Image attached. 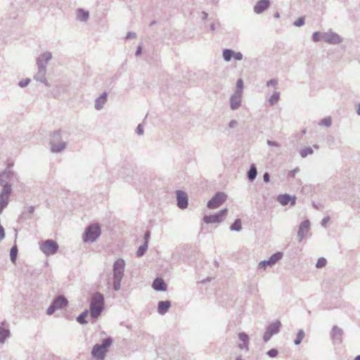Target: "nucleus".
Wrapping results in <instances>:
<instances>
[{
  "label": "nucleus",
  "instance_id": "f257e3e1",
  "mask_svg": "<svg viewBox=\"0 0 360 360\" xmlns=\"http://www.w3.org/2000/svg\"><path fill=\"white\" fill-rule=\"evenodd\" d=\"M49 146L51 152L53 153H60L67 148L68 143L63 139L61 130L54 131L51 134Z\"/></svg>",
  "mask_w": 360,
  "mask_h": 360
},
{
  "label": "nucleus",
  "instance_id": "f03ea898",
  "mask_svg": "<svg viewBox=\"0 0 360 360\" xmlns=\"http://www.w3.org/2000/svg\"><path fill=\"white\" fill-rule=\"evenodd\" d=\"M104 309V296L100 292L93 295L90 303V316L92 319H96Z\"/></svg>",
  "mask_w": 360,
  "mask_h": 360
},
{
  "label": "nucleus",
  "instance_id": "7ed1b4c3",
  "mask_svg": "<svg viewBox=\"0 0 360 360\" xmlns=\"http://www.w3.org/2000/svg\"><path fill=\"white\" fill-rule=\"evenodd\" d=\"M112 338L108 337L102 340L101 344H96L91 350V356L96 360H104L108 348L112 344Z\"/></svg>",
  "mask_w": 360,
  "mask_h": 360
},
{
  "label": "nucleus",
  "instance_id": "20e7f679",
  "mask_svg": "<svg viewBox=\"0 0 360 360\" xmlns=\"http://www.w3.org/2000/svg\"><path fill=\"white\" fill-rule=\"evenodd\" d=\"M125 262L124 259H119L113 264V289L118 291L120 289L121 281L124 276Z\"/></svg>",
  "mask_w": 360,
  "mask_h": 360
},
{
  "label": "nucleus",
  "instance_id": "39448f33",
  "mask_svg": "<svg viewBox=\"0 0 360 360\" xmlns=\"http://www.w3.org/2000/svg\"><path fill=\"white\" fill-rule=\"evenodd\" d=\"M101 233V227L98 224H93L88 226L83 233V240L85 243H94Z\"/></svg>",
  "mask_w": 360,
  "mask_h": 360
},
{
  "label": "nucleus",
  "instance_id": "423d86ee",
  "mask_svg": "<svg viewBox=\"0 0 360 360\" xmlns=\"http://www.w3.org/2000/svg\"><path fill=\"white\" fill-rule=\"evenodd\" d=\"M59 246L58 243L51 239H48L39 244L40 250L46 255H52L56 254L58 250Z\"/></svg>",
  "mask_w": 360,
  "mask_h": 360
},
{
  "label": "nucleus",
  "instance_id": "0eeeda50",
  "mask_svg": "<svg viewBox=\"0 0 360 360\" xmlns=\"http://www.w3.org/2000/svg\"><path fill=\"white\" fill-rule=\"evenodd\" d=\"M227 195L223 192H217L207 202V207L209 209H216L220 207L226 200Z\"/></svg>",
  "mask_w": 360,
  "mask_h": 360
},
{
  "label": "nucleus",
  "instance_id": "6e6552de",
  "mask_svg": "<svg viewBox=\"0 0 360 360\" xmlns=\"http://www.w3.org/2000/svg\"><path fill=\"white\" fill-rule=\"evenodd\" d=\"M228 213L227 209L221 210L219 212L211 214V215H205L203 217V221L206 224H214V223H220L221 222Z\"/></svg>",
  "mask_w": 360,
  "mask_h": 360
},
{
  "label": "nucleus",
  "instance_id": "1a4fd4ad",
  "mask_svg": "<svg viewBox=\"0 0 360 360\" xmlns=\"http://www.w3.org/2000/svg\"><path fill=\"white\" fill-rule=\"evenodd\" d=\"M13 166V164H9L7 168L0 173V185H4V184H8L9 182H13L17 180L16 174L10 169V167Z\"/></svg>",
  "mask_w": 360,
  "mask_h": 360
},
{
  "label": "nucleus",
  "instance_id": "9d476101",
  "mask_svg": "<svg viewBox=\"0 0 360 360\" xmlns=\"http://www.w3.org/2000/svg\"><path fill=\"white\" fill-rule=\"evenodd\" d=\"M281 326V323L279 321H276V322L269 324L263 335L264 341L267 342L272 335L277 334L280 331Z\"/></svg>",
  "mask_w": 360,
  "mask_h": 360
},
{
  "label": "nucleus",
  "instance_id": "9b49d317",
  "mask_svg": "<svg viewBox=\"0 0 360 360\" xmlns=\"http://www.w3.org/2000/svg\"><path fill=\"white\" fill-rule=\"evenodd\" d=\"M52 53L50 51H44L36 58L37 68L46 69L49 62L52 59Z\"/></svg>",
  "mask_w": 360,
  "mask_h": 360
},
{
  "label": "nucleus",
  "instance_id": "f8f14e48",
  "mask_svg": "<svg viewBox=\"0 0 360 360\" xmlns=\"http://www.w3.org/2000/svg\"><path fill=\"white\" fill-rule=\"evenodd\" d=\"M283 257V253L281 252L273 254L267 260H263L258 264L259 269H265L267 266H272L276 264V262L280 260Z\"/></svg>",
  "mask_w": 360,
  "mask_h": 360
},
{
  "label": "nucleus",
  "instance_id": "ddd939ff",
  "mask_svg": "<svg viewBox=\"0 0 360 360\" xmlns=\"http://www.w3.org/2000/svg\"><path fill=\"white\" fill-rule=\"evenodd\" d=\"M321 37L326 42L331 44H338L342 41V38L333 32H323L321 34Z\"/></svg>",
  "mask_w": 360,
  "mask_h": 360
},
{
  "label": "nucleus",
  "instance_id": "4468645a",
  "mask_svg": "<svg viewBox=\"0 0 360 360\" xmlns=\"http://www.w3.org/2000/svg\"><path fill=\"white\" fill-rule=\"evenodd\" d=\"M177 206L181 210H184L188 207V200L187 193L183 191H176Z\"/></svg>",
  "mask_w": 360,
  "mask_h": 360
},
{
  "label": "nucleus",
  "instance_id": "2eb2a0df",
  "mask_svg": "<svg viewBox=\"0 0 360 360\" xmlns=\"http://www.w3.org/2000/svg\"><path fill=\"white\" fill-rule=\"evenodd\" d=\"M310 222L309 220L307 219L301 222L299 230L297 232V236L299 237V241L301 242L303 238L306 236L309 231Z\"/></svg>",
  "mask_w": 360,
  "mask_h": 360
},
{
  "label": "nucleus",
  "instance_id": "dca6fc26",
  "mask_svg": "<svg viewBox=\"0 0 360 360\" xmlns=\"http://www.w3.org/2000/svg\"><path fill=\"white\" fill-rule=\"evenodd\" d=\"M242 104V94L233 93L230 97V108L232 110L238 109Z\"/></svg>",
  "mask_w": 360,
  "mask_h": 360
},
{
  "label": "nucleus",
  "instance_id": "f3484780",
  "mask_svg": "<svg viewBox=\"0 0 360 360\" xmlns=\"http://www.w3.org/2000/svg\"><path fill=\"white\" fill-rule=\"evenodd\" d=\"M46 70L42 68H37V73L34 75V79L41 83H43L46 86L49 87L50 84L46 77Z\"/></svg>",
  "mask_w": 360,
  "mask_h": 360
},
{
  "label": "nucleus",
  "instance_id": "a211bd4d",
  "mask_svg": "<svg viewBox=\"0 0 360 360\" xmlns=\"http://www.w3.org/2000/svg\"><path fill=\"white\" fill-rule=\"evenodd\" d=\"M343 330L338 326H334L331 331V338L334 343L340 344L342 341Z\"/></svg>",
  "mask_w": 360,
  "mask_h": 360
},
{
  "label": "nucleus",
  "instance_id": "6ab92c4d",
  "mask_svg": "<svg viewBox=\"0 0 360 360\" xmlns=\"http://www.w3.org/2000/svg\"><path fill=\"white\" fill-rule=\"evenodd\" d=\"M277 200L282 205H287L288 203H290L291 205H294L296 202V198L285 193L279 195L277 198Z\"/></svg>",
  "mask_w": 360,
  "mask_h": 360
},
{
  "label": "nucleus",
  "instance_id": "aec40b11",
  "mask_svg": "<svg viewBox=\"0 0 360 360\" xmlns=\"http://www.w3.org/2000/svg\"><path fill=\"white\" fill-rule=\"evenodd\" d=\"M270 6L269 0H259L254 6V11L260 14Z\"/></svg>",
  "mask_w": 360,
  "mask_h": 360
},
{
  "label": "nucleus",
  "instance_id": "412c9836",
  "mask_svg": "<svg viewBox=\"0 0 360 360\" xmlns=\"http://www.w3.org/2000/svg\"><path fill=\"white\" fill-rule=\"evenodd\" d=\"M152 287L156 291H165L167 288V284L161 278H156L153 282Z\"/></svg>",
  "mask_w": 360,
  "mask_h": 360
},
{
  "label": "nucleus",
  "instance_id": "4be33fe9",
  "mask_svg": "<svg viewBox=\"0 0 360 360\" xmlns=\"http://www.w3.org/2000/svg\"><path fill=\"white\" fill-rule=\"evenodd\" d=\"M107 97H108L107 93L103 92L99 97H98L96 99L94 107L97 110H100L103 109L104 105L107 102Z\"/></svg>",
  "mask_w": 360,
  "mask_h": 360
},
{
  "label": "nucleus",
  "instance_id": "5701e85b",
  "mask_svg": "<svg viewBox=\"0 0 360 360\" xmlns=\"http://www.w3.org/2000/svg\"><path fill=\"white\" fill-rule=\"evenodd\" d=\"M170 307L171 302L169 301H160L158 304V312L161 315H164L167 312Z\"/></svg>",
  "mask_w": 360,
  "mask_h": 360
},
{
  "label": "nucleus",
  "instance_id": "b1692460",
  "mask_svg": "<svg viewBox=\"0 0 360 360\" xmlns=\"http://www.w3.org/2000/svg\"><path fill=\"white\" fill-rule=\"evenodd\" d=\"M52 303L56 306V307L58 309H63V307L67 306L68 300L64 296L60 295L58 296Z\"/></svg>",
  "mask_w": 360,
  "mask_h": 360
},
{
  "label": "nucleus",
  "instance_id": "393cba45",
  "mask_svg": "<svg viewBox=\"0 0 360 360\" xmlns=\"http://www.w3.org/2000/svg\"><path fill=\"white\" fill-rule=\"evenodd\" d=\"M77 12V19L79 21L86 22L89 19V13L88 11L79 8Z\"/></svg>",
  "mask_w": 360,
  "mask_h": 360
},
{
  "label": "nucleus",
  "instance_id": "a878e982",
  "mask_svg": "<svg viewBox=\"0 0 360 360\" xmlns=\"http://www.w3.org/2000/svg\"><path fill=\"white\" fill-rule=\"evenodd\" d=\"M257 175V170L255 165L252 164L250 165V167L247 173V176L248 179L251 181H254Z\"/></svg>",
  "mask_w": 360,
  "mask_h": 360
},
{
  "label": "nucleus",
  "instance_id": "bb28decb",
  "mask_svg": "<svg viewBox=\"0 0 360 360\" xmlns=\"http://www.w3.org/2000/svg\"><path fill=\"white\" fill-rule=\"evenodd\" d=\"M11 333L8 329L0 326V342L4 343L6 340L10 337Z\"/></svg>",
  "mask_w": 360,
  "mask_h": 360
},
{
  "label": "nucleus",
  "instance_id": "cd10ccee",
  "mask_svg": "<svg viewBox=\"0 0 360 360\" xmlns=\"http://www.w3.org/2000/svg\"><path fill=\"white\" fill-rule=\"evenodd\" d=\"M238 338L240 341H242L243 342V346H242L241 345H239V347L242 349L243 347L248 349V342L249 341V337L248 335L244 333V332H242V333H240L238 334Z\"/></svg>",
  "mask_w": 360,
  "mask_h": 360
},
{
  "label": "nucleus",
  "instance_id": "c85d7f7f",
  "mask_svg": "<svg viewBox=\"0 0 360 360\" xmlns=\"http://www.w3.org/2000/svg\"><path fill=\"white\" fill-rule=\"evenodd\" d=\"M231 231H240L242 230V222L240 219H236L230 226Z\"/></svg>",
  "mask_w": 360,
  "mask_h": 360
},
{
  "label": "nucleus",
  "instance_id": "c756f323",
  "mask_svg": "<svg viewBox=\"0 0 360 360\" xmlns=\"http://www.w3.org/2000/svg\"><path fill=\"white\" fill-rule=\"evenodd\" d=\"M89 315V311L85 310L82 314H80L77 317V321L80 324H85L87 323V321L86 320L87 316Z\"/></svg>",
  "mask_w": 360,
  "mask_h": 360
},
{
  "label": "nucleus",
  "instance_id": "7c9ffc66",
  "mask_svg": "<svg viewBox=\"0 0 360 360\" xmlns=\"http://www.w3.org/2000/svg\"><path fill=\"white\" fill-rule=\"evenodd\" d=\"M8 204V197L0 195V214L3 212V210L6 207Z\"/></svg>",
  "mask_w": 360,
  "mask_h": 360
},
{
  "label": "nucleus",
  "instance_id": "2f4dec72",
  "mask_svg": "<svg viewBox=\"0 0 360 360\" xmlns=\"http://www.w3.org/2000/svg\"><path fill=\"white\" fill-rule=\"evenodd\" d=\"M280 98V93L279 92H274L271 97L269 99V103L270 105H274L278 103Z\"/></svg>",
  "mask_w": 360,
  "mask_h": 360
},
{
  "label": "nucleus",
  "instance_id": "473e14b6",
  "mask_svg": "<svg viewBox=\"0 0 360 360\" xmlns=\"http://www.w3.org/2000/svg\"><path fill=\"white\" fill-rule=\"evenodd\" d=\"M18 248L16 245H13L10 251L11 260L13 264H15L17 255H18Z\"/></svg>",
  "mask_w": 360,
  "mask_h": 360
},
{
  "label": "nucleus",
  "instance_id": "72a5a7b5",
  "mask_svg": "<svg viewBox=\"0 0 360 360\" xmlns=\"http://www.w3.org/2000/svg\"><path fill=\"white\" fill-rule=\"evenodd\" d=\"M1 186H3V190H2L1 195H4V196L9 197V195L12 191L11 184H4V185H1Z\"/></svg>",
  "mask_w": 360,
  "mask_h": 360
},
{
  "label": "nucleus",
  "instance_id": "f704fd0d",
  "mask_svg": "<svg viewBox=\"0 0 360 360\" xmlns=\"http://www.w3.org/2000/svg\"><path fill=\"white\" fill-rule=\"evenodd\" d=\"M234 51L231 49H224L223 51V57L224 59L229 62L231 60V58L233 56Z\"/></svg>",
  "mask_w": 360,
  "mask_h": 360
},
{
  "label": "nucleus",
  "instance_id": "c9c22d12",
  "mask_svg": "<svg viewBox=\"0 0 360 360\" xmlns=\"http://www.w3.org/2000/svg\"><path fill=\"white\" fill-rule=\"evenodd\" d=\"M305 333L303 330H300L297 333V336L295 340H294V343L296 345H299L302 340L304 339Z\"/></svg>",
  "mask_w": 360,
  "mask_h": 360
},
{
  "label": "nucleus",
  "instance_id": "e433bc0d",
  "mask_svg": "<svg viewBox=\"0 0 360 360\" xmlns=\"http://www.w3.org/2000/svg\"><path fill=\"white\" fill-rule=\"evenodd\" d=\"M314 153L312 148L306 147L300 151V155L302 158H306L308 155H311Z\"/></svg>",
  "mask_w": 360,
  "mask_h": 360
},
{
  "label": "nucleus",
  "instance_id": "4c0bfd02",
  "mask_svg": "<svg viewBox=\"0 0 360 360\" xmlns=\"http://www.w3.org/2000/svg\"><path fill=\"white\" fill-rule=\"evenodd\" d=\"M148 245L146 244H144V243L142 245H141L139 248V249L136 253V257H142L146 253V250H148Z\"/></svg>",
  "mask_w": 360,
  "mask_h": 360
},
{
  "label": "nucleus",
  "instance_id": "58836bf2",
  "mask_svg": "<svg viewBox=\"0 0 360 360\" xmlns=\"http://www.w3.org/2000/svg\"><path fill=\"white\" fill-rule=\"evenodd\" d=\"M243 81L242 79H238L236 82V89L234 93L243 95Z\"/></svg>",
  "mask_w": 360,
  "mask_h": 360
},
{
  "label": "nucleus",
  "instance_id": "ea45409f",
  "mask_svg": "<svg viewBox=\"0 0 360 360\" xmlns=\"http://www.w3.org/2000/svg\"><path fill=\"white\" fill-rule=\"evenodd\" d=\"M331 124H332V121H331V118L330 117H325V118L322 119L319 122V125L326 126L327 127H330Z\"/></svg>",
  "mask_w": 360,
  "mask_h": 360
},
{
  "label": "nucleus",
  "instance_id": "a19ab883",
  "mask_svg": "<svg viewBox=\"0 0 360 360\" xmlns=\"http://www.w3.org/2000/svg\"><path fill=\"white\" fill-rule=\"evenodd\" d=\"M326 263H327V261L324 257H320L318 259V260L316 262V267L318 269L324 267L326 265Z\"/></svg>",
  "mask_w": 360,
  "mask_h": 360
},
{
  "label": "nucleus",
  "instance_id": "79ce46f5",
  "mask_svg": "<svg viewBox=\"0 0 360 360\" xmlns=\"http://www.w3.org/2000/svg\"><path fill=\"white\" fill-rule=\"evenodd\" d=\"M294 25L296 27H301L304 24V17H300L294 22Z\"/></svg>",
  "mask_w": 360,
  "mask_h": 360
},
{
  "label": "nucleus",
  "instance_id": "37998d69",
  "mask_svg": "<svg viewBox=\"0 0 360 360\" xmlns=\"http://www.w3.org/2000/svg\"><path fill=\"white\" fill-rule=\"evenodd\" d=\"M56 309H58L56 307V306L51 303V304L48 307L46 310V314L48 315H51L56 311Z\"/></svg>",
  "mask_w": 360,
  "mask_h": 360
},
{
  "label": "nucleus",
  "instance_id": "c03bdc74",
  "mask_svg": "<svg viewBox=\"0 0 360 360\" xmlns=\"http://www.w3.org/2000/svg\"><path fill=\"white\" fill-rule=\"evenodd\" d=\"M30 81H31L30 79L26 78L25 79L20 81L18 83V85L21 88L25 87L30 84Z\"/></svg>",
  "mask_w": 360,
  "mask_h": 360
},
{
  "label": "nucleus",
  "instance_id": "a18cd8bd",
  "mask_svg": "<svg viewBox=\"0 0 360 360\" xmlns=\"http://www.w3.org/2000/svg\"><path fill=\"white\" fill-rule=\"evenodd\" d=\"M278 350L276 349H271L267 352V354L269 357H276L278 355Z\"/></svg>",
  "mask_w": 360,
  "mask_h": 360
},
{
  "label": "nucleus",
  "instance_id": "49530a36",
  "mask_svg": "<svg viewBox=\"0 0 360 360\" xmlns=\"http://www.w3.org/2000/svg\"><path fill=\"white\" fill-rule=\"evenodd\" d=\"M150 237V231H146L145 232L144 237H143L144 244L148 245V241H149Z\"/></svg>",
  "mask_w": 360,
  "mask_h": 360
},
{
  "label": "nucleus",
  "instance_id": "de8ad7c7",
  "mask_svg": "<svg viewBox=\"0 0 360 360\" xmlns=\"http://www.w3.org/2000/svg\"><path fill=\"white\" fill-rule=\"evenodd\" d=\"M321 34L319 32H315L313 33L312 39L314 41L317 42L320 40Z\"/></svg>",
  "mask_w": 360,
  "mask_h": 360
},
{
  "label": "nucleus",
  "instance_id": "09e8293b",
  "mask_svg": "<svg viewBox=\"0 0 360 360\" xmlns=\"http://www.w3.org/2000/svg\"><path fill=\"white\" fill-rule=\"evenodd\" d=\"M136 132L138 135H142L143 134V127L141 124L137 126Z\"/></svg>",
  "mask_w": 360,
  "mask_h": 360
},
{
  "label": "nucleus",
  "instance_id": "8fccbe9b",
  "mask_svg": "<svg viewBox=\"0 0 360 360\" xmlns=\"http://www.w3.org/2000/svg\"><path fill=\"white\" fill-rule=\"evenodd\" d=\"M266 143L269 146L280 147V144L278 142H276V141H271V140H267L266 141Z\"/></svg>",
  "mask_w": 360,
  "mask_h": 360
},
{
  "label": "nucleus",
  "instance_id": "3c124183",
  "mask_svg": "<svg viewBox=\"0 0 360 360\" xmlns=\"http://www.w3.org/2000/svg\"><path fill=\"white\" fill-rule=\"evenodd\" d=\"M233 57L236 60H241L243 59V54L240 52H234Z\"/></svg>",
  "mask_w": 360,
  "mask_h": 360
},
{
  "label": "nucleus",
  "instance_id": "603ef678",
  "mask_svg": "<svg viewBox=\"0 0 360 360\" xmlns=\"http://www.w3.org/2000/svg\"><path fill=\"white\" fill-rule=\"evenodd\" d=\"M277 84H278V80H277V79H270V80H269V81L266 82V85H267L268 86H274L277 85Z\"/></svg>",
  "mask_w": 360,
  "mask_h": 360
},
{
  "label": "nucleus",
  "instance_id": "864d4df0",
  "mask_svg": "<svg viewBox=\"0 0 360 360\" xmlns=\"http://www.w3.org/2000/svg\"><path fill=\"white\" fill-rule=\"evenodd\" d=\"M300 171L298 167H296L295 169L290 170L288 172V176L291 177H295V174Z\"/></svg>",
  "mask_w": 360,
  "mask_h": 360
},
{
  "label": "nucleus",
  "instance_id": "5fc2aeb1",
  "mask_svg": "<svg viewBox=\"0 0 360 360\" xmlns=\"http://www.w3.org/2000/svg\"><path fill=\"white\" fill-rule=\"evenodd\" d=\"M237 125H238V122L236 120H233L230 121V122L229 123V128H234Z\"/></svg>",
  "mask_w": 360,
  "mask_h": 360
},
{
  "label": "nucleus",
  "instance_id": "6e6d98bb",
  "mask_svg": "<svg viewBox=\"0 0 360 360\" xmlns=\"http://www.w3.org/2000/svg\"><path fill=\"white\" fill-rule=\"evenodd\" d=\"M263 179H264V181L266 182V183H268L270 181V175L268 172H265L263 175Z\"/></svg>",
  "mask_w": 360,
  "mask_h": 360
},
{
  "label": "nucleus",
  "instance_id": "4d7b16f0",
  "mask_svg": "<svg viewBox=\"0 0 360 360\" xmlns=\"http://www.w3.org/2000/svg\"><path fill=\"white\" fill-rule=\"evenodd\" d=\"M136 37V34L135 32H129L127 33L126 36V39H134Z\"/></svg>",
  "mask_w": 360,
  "mask_h": 360
},
{
  "label": "nucleus",
  "instance_id": "13d9d810",
  "mask_svg": "<svg viewBox=\"0 0 360 360\" xmlns=\"http://www.w3.org/2000/svg\"><path fill=\"white\" fill-rule=\"evenodd\" d=\"M329 220H330V217H324L322 219V221H321V226H326L327 223L329 221Z\"/></svg>",
  "mask_w": 360,
  "mask_h": 360
},
{
  "label": "nucleus",
  "instance_id": "bf43d9fd",
  "mask_svg": "<svg viewBox=\"0 0 360 360\" xmlns=\"http://www.w3.org/2000/svg\"><path fill=\"white\" fill-rule=\"evenodd\" d=\"M141 51H142V47H141V46H139L137 47V49H136V53H135V55H136V56H138L141 55Z\"/></svg>",
  "mask_w": 360,
  "mask_h": 360
},
{
  "label": "nucleus",
  "instance_id": "052dcab7",
  "mask_svg": "<svg viewBox=\"0 0 360 360\" xmlns=\"http://www.w3.org/2000/svg\"><path fill=\"white\" fill-rule=\"evenodd\" d=\"M34 206L32 205V206H30L28 207L29 213L32 214L34 212Z\"/></svg>",
  "mask_w": 360,
  "mask_h": 360
},
{
  "label": "nucleus",
  "instance_id": "680f3d73",
  "mask_svg": "<svg viewBox=\"0 0 360 360\" xmlns=\"http://www.w3.org/2000/svg\"><path fill=\"white\" fill-rule=\"evenodd\" d=\"M202 19L203 20H205V19H206L207 18L208 14L206 12L203 11L202 13Z\"/></svg>",
  "mask_w": 360,
  "mask_h": 360
},
{
  "label": "nucleus",
  "instance_id": "e2e57ef3",
  "mask_svg": "<svg viewBox=\"0 0 360 360\" xmlns=\"http://www.w3.org/2000/svg\"><path fill=\"white\" fill-rule=\"evenodd\" d=\"M215 29H216V28H215V25H214V23L211 24V25H210V30H211L212 31H214V30H215Z\"/></svg>",
  "mask_w": 360,
  "mask_h": 360
},
{
  "label": "nucleus",
  "instance_id": "0e129e2a",
  "mask_svg": "<svg viewBox=\"0 0 360 360\" xmlns=\"http://www.w3.org/2000/svg\"><path fill=\"white\" fill-rule=\"evenodd\" d=\"M274 16L276 18H278L280 17V14H279L278 12H276V13H274Z\"/></svg>",
  "mask_w": 360,
  "mask_h": 360
},
{
  "label": "nucleus",
  "instance_id": "69168bd1",
  "mask_svg": "<svg viewBox=\"0 0 360 360\" xmlns=\"http://www.w3.org/2000/svg\"><path fill=\"white\" fill-rule=\"evenodd\" d=\"M356 112L359 115H360V103L358 105Z\"/></svg>",
  "mask_w": 360,
  "mask_h": 360
},
{
  "label": "nucleus",
  "instance_id": "338daca9",
  "mask_svg": "<svg viewBox=\"0 0 360 360\" xmlns=\"http://www.w3.org/2000/svg\"><path fill=\"white\" fill-rule=\"evenodd\" d=\"M156 23V21L155 20H153L150 23V26H153V25H155Z\"/></svg>",
  "mask_w": 360,
  "mask_h": 360
},
{
  "label": "nucleus",
  "instance_id": "774afa93",
  "mask_svg": "<svg viewBox=\"0 0 360 360\" xmlns=\"http://www.w3.org/2000/svg\"><path fill=\"white\" fill-rule=\"evenodd\" d=\"M354 360H360V355L356 356Z\"/></svg>",
  "mask_w": 360,
  "mask_h": 360
}]
</instances>
